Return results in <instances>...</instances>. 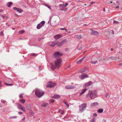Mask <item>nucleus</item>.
Masks as SVG:
<instances>
[{"label":"nucleus","mask_w":122,"mask_h":122,"mask_svg":"<svg viewBox=\"0 0 122 122\" xmlns=\"http://www.w3.org/2000/svg\"><path fill=\"white\" fill-rule=\"evenodd\" d=\"M54 101V100L53 99H51L49 101V102L50 103H53Z\"/></svg>","instance_id":"31"},{"label":"nucleus","mask_w":122,"mask_h":122,"mask_svg":"<svg viewBox=\"0 0 122 122\" xmlns=\"http://www.w3.org/2000/svg\"><path fill=\"white\" fill-rule=\"evenodd\" d=\"M13 9L14 10H16L18 12L20 13H21L23 11V10L22 9H21L16 7H14L13 8Z\"/></svg>","instance_id":"16"},{"label":"nucleus","mask_w":122,"mask_h":122,"mask_svg":"<svg viewBox=\"0 0 122 122\" xmlns=\"http://www.w3.org/2000/svg\"><path fill=\"white\" fill-rule=\"evenodd\" d=\"M71 65H70L67 68H68L70 67L71 66Z\"/></svg>","instance_id":"60"},{"label":"nucleus","mask_w":122,"mask_h":122,"mask_svg":"<svg viewBox=\"0 0 122 122\" xmlns=\"http://www.w3.org/2000/svg\"><path fill=\"white\" fill-rule=\"evenodd\" d=\"M76 86L73 85H67L65 86L66 88L67 89H73L75 88Z\"/></svg>","instance_id":"12"},{"label":"nucleus","mask_w":122,"mask_h":122,"mask_svg":"<svg viewBox=\"0 0 122 122\" xmlns=\"http://www.w3.org/2000/svg\"><path fill=\"white\" fill-rule=\"evenodd\" d=\"M44 38H43V37H39L38 38V41H40L42 39H44Z\"/></svg>","instance_id":"36"},{"label":"nucleus","mask_w":122,"mask_h":122,"mask_svg":"<svg viewBox=\"0 0 122 122\" xmlns=\"http://www.w3.org/2000/svg\"><path fill=\"white\" fill-rule=\"evenodd\" d=\"M59 43L58 41H54L52 42H50L49 43V45L50 46L53 47L56 45H57Z\"/></svg>","instance_id":"8"},{"label":"nucleus","mask_w":122,"mask_h":122,"mask_svg":"<svg viewBox=\"0 0 122 122\" xmlns=\"http://www.w3.org/2000/svg\"><path fill=\"white\" fill-rule=\"evenodd\" d=\"M44 92L40 89H36L35 92V95L38 98L41 97L44 94Z\"/></svg>","instance_id":"2"},{"label":"nucleus","mask_w":122,"mask_h":122,"mask_svg":"<svg viewBox=\"0 0 122 122\" xmlns=\"http://www.w3.org/2000/svg\"><path fill=\"white\" fill-rule=\"evenodd\" d=\"M17 117L16 116H14L11 117H10V119L16 118Z\"/></svg>","instance_id":"38"},{"label":"nucleus","mask_w":122,"mask_h":122,"mask_svg":"<svg viewBox=\"0 0 122 122\" xmlns=\"http://www.w3.org/2000/svg\"><path fill=\"white\" fill-rule=\"evenodd\" d=\"M66 41V40H64L62 41L57 46L59 47H61L65 43Z\"/></svg>","instance_id":"17"},{"label":"nucleus","mask_w":122,"mask_h":122,"mask_svg":"<svg viewBox=\"0 0 122 122\" xmlns=\"http://www.w3.org/2000/svg\"><path fill=\"white\" fill-rule=\"evenodd\" d=\"M80 78L81 79H84L88 78L89 77V76L86 74H84L83 75H81L79 76Z\"/></svg>","instance_id":"10"},{"label":"nucleus","mask_w":122,"mask_h":122,"mask_svg":"<svg viewBox=\"0 0 122 122\" xmlns=\"http://www.w3.org/2000/svg\"><path fill=\"white\" fill-rule=\"evenodd\" d=\"M97 116V115L96 113H94L93 114V116L94 117H96Z\"/></svg>","instance_id":"45"},{"label":"nucleus","mask_w":122,"mask_h":122,"mask_svg":"<svg viewBox=\"0 0 122 122\" xmlns=\"http://www.w3.org/2000/svg\"><path fill=\"white\" fill-rule=\"evenodd\" d=\"M56 85V84L49 81L47 83L46 87L51 88L54 87Z\"/></svg>","instance_id":"6"},{"label":"nucleus","mask_w":122,"mask_h":122,"mask_svg":"<svg viewBox=\"0 0 122 122\" xmlns=\"http://www.w3.org/2000/svg\"><path fill=\"white\" fill-rule=\"evenodd\" d=\"M25 32V30H21L19 32V33L20 34H21Z\"/></svg>","instance_id":"32"},{"label":"nucleus","mask_w":122,"mask_h":122,"mask_svg":"<svg viewBox=\"0 0 122 122\" xmlns=\"http://www.w3.org/2000/svg\"><path fill=\"white\" fill-rule=\"evenodd\" d=\"M97 95V92L95 90L92 91H89L88 93L86 95V97H90L91 99H92Z\"/></svg>","instance_id":"3"},{"label":"nucleus","mask_w":122,"mask_h":122,"mask_svg":"<svg viewBox=\"0 0 122 122\" xmlns=\"http://www.w3.org/2000/svg\"><path fill=\"white\" fill-rule=\"evenodd\" d=\"M26 109L30 111L31 108V105L30 104L27 105L26 107Z\"/></svg>","instance_id":"20"},{"label":"nucleus","mask_w":122,"mask_h":122,"mask_svg":"<svg viewBox=\"0 0 122 122\" xmlns=\"http://www.w3.org/2000/svg\"><path fill=\"white\" fill-rule=\"evenodd\" d=\"M112 2L111 1H109L108 2V4H110L111 3H112Z\"/></svg>","instance_id":"56"},{"label":"nucleus","mask_w":122,"mask_h":122,"mask_svg":"<svg viewBox=\"0 0 122 122\" xmlns=\"http://www.w3.org/2000/svg\"><path fill=\"white\" fill-rule=\"evenodd\" d=\"M24 94H20V95H19V97L20 98H23V95Z\"/></svg>","instance_id":"34"},{"label":"nucleus","mask_w":122,"mask_h":122,"mask_svg":"<svg viewBox=\"0 0 122 122\" xmlns=\"http://www.w3.org/2000/svg\"><path fill=\"white\" fill-rule=\"evenodd\" d=\"M69 49L68 48H66L65 49V51H69Z\"/></svg>","instance_id":"51"},{"label":"nucleus","mask_w":122,"mask_h":122,"mask_svg":"<svg viewBox=\"0 0 122 122\" xmlns=\"http://www.w3.org/2000/svg\"><path fill=\"white\" fill-rule=\"evenodd\" d=\"M110 33L112 34H114V31L113 30H112L110 31Z\"/></svg>","instance_id":"44"},{"label":"nucleus","mask_w":122,"mask_h":122,"mask_svg":"<svg viewBox=\"0 0 122 122\" xmlns=\"http://www.w3.org/2000/svg\"><path fill=\"white\" fill-rule=\"evenodd\" d=\"M6 25L8 26H9V25L7 23H6Z\"/></svg>","instance_id":"54"},{"label":"nucleus","mask_w":122,"mask_h":122,"mask_svg":"<svg viewBox=\"0 0 122 122\" xmlns=\"http://www.w3.org/2000/svg\"><path fill=\"white\" fill-rule=\"evenodd\" d=\"M48 105V104L46 103H45L42 104L41 106L42 107H45Z\"/></svg>","instance_id":"28"},{"label":"nucleus","mask_w":122,"mask_h":122,"mask_svg":"<svg viewBox=\"0 0 122 122\" xmlns=\"http://www.w3.org/2000/svg\"><path fill=\"white\" fill-rule=\"evenodd\" d=\"M103 111V109L100 108L98 109L97 110V112L99 113H102Z\"/></svg>","instance_id":"25"},{"label":"nucleus","mask_w":122,"mask_h":122,"mask_svg":"<svg viewBox=\"0 0 122 122\" xmlns=\"http://www.w3.org/2000/svg\"><path fill=\"white\" fill-rule=\"evenodd\" d=\"M62 37L61 35L58 34L55 36L54 37V38L56 40H58Z\"/></svg>","instance_id":"13"},{"label":"nucleus","mask_w":122,"mask_h":122,"mask_svg":"<svg viewBox=\"0 0 122 122\" xmlns=\"http://www.w3.org/2000/svg\"><path fill=\"white\" fill-rule=\"evenodd\" d=\"M65 113V111L64 110H62V111L61 112V114L63 115L64 114V113Z\"/></svg>","instance_id":"46"},{"label":"nucleus","mask_w":122,"mask_h":122,"mask_svg":"<svg viewBox=\"0 0 122 122\" xmlns=\"http://www.w3.org/2000/svg\"><path fill=\"white\" fill-rule=\"evenodd\" d=\"M1 102L3 103H5V102H6L5 101V100H1Z\"/></svg>","instance_id":"41"},{"label":"nucleus","mask_w":122,"mask_h":122,"mask_svg":"<svg viewBox=\"0 0 122 122\" xmlns=\"http://www.w3.org/2000/svg\"><path fill=\"white\" fill-rule=\"evenodd\" d=\"M86 57V56H83L82 58H81L82 60L83 61Z\"/></svg>","instance_id":"47"},{"label":"nucleus","mask_w":122,"mask_h":122,"mask_svg":"<svg viewBox=\"0 0 122 122\" xmlns=\"http://www.w3.org/2000/svg\"><path fill=\"white\" fill-rule=\"evenodd\" d=\"M18 113L20 115H21L23 113V112H18Z\"/></svg>","instance_id":"48"},{"label":"nucleus","mask_w":122,"mask_h":122,"mask_svg":"<svg viewBox=\"0 0 122 122\" xmlns=\"http://www.w3.org/2000/svg\"><path fill=\"white\" fill-rule=\"evenodd\" d=\"M119 65H122V63H120L118 64Z\"/></svg>","instance_id":"58"},{"label":"nucleus","mask_w":122,"mask_h":122,"mask_svg":"<svg viewBox=\"0 0 122 122\" xmlns=\"http://www.w3.org/2000/svg\"><path fill=\"white\" fill-rule=\"evenodd\" d=\"M62 61V59L61 58L58 59L55 61V66L53 65H51V68L52 70H55L56 67L58 69L60 66V64Z\"/></svg>","instance_id":"1"},{"label":"nucleus","mask_w":122,"mask_h":122,"mask_svg":"<svg viewBox=\"0 0 122 122\" xmlns=\"http://www.w3.org/2000/svg\"><path fill=\"white\" fill-rule=\"evenodd\" d=\"M1 16L2 17L3 19H7L8 17L7 16H6L5 14H4L3 15H1Z\"/></svg>","instance_id":"26"},{"label":"nucleus","mask_w":122,"mask_h":122,"mask_svg":"<svg viewBox=\"0 0 122 122\" xmlns=\"http://www.w3.org/2000/svg\"><path fill=\"white\" fill-rule=\"evenodd\" d=\"M86 104L84 103L81 104L79 107V111L80 112H83L86 108Z\"/></svg>","instance_id":"4"},{"label":"nucleus","mask_w":122,"mask_h":122,"mask_svg":"<svg viewBox=\"0 0 122 122\" xmlns=\"http://www.w3.org/2000/svg\"><path fill=\"white\" fill-rule=\"evenodd\" d=\"M97 62H98V61H95L94 62H93V61H91V63H92V64H95L97 63Z\"/></svg>","instance_id":"35"},{"label":"nucleus","mask_w":122,"mask_h":122,"mask_svg":"<svg viewBox=\"0 0 122 122\" xmlns=\"http://www.w3.org/2000/svg\"><path fill=\"white\" fill-rule=\"evenodd\" d=\"M44 5L45 6L47 7L49 9H51V7L50 6H49L47 4H45Z\"/></svg>","instance_id":"39"},{"label":"nucleus","mask_w":122,"mask_h":122,"mask_svg":"<svg viewBox=\"0 0 122 122\" xmlns=\"http://www.w3.org/2000/svg\"><path fill=\"white\" fill-rule=\"evenodd\" d=\"M113 23L114 24H116L118 23V22L117 21L114 20L113 21Z\"/></svg>","instance_id":"52"},{"label":"nucleus","mask_w":122,"mask_h":122,"mask_svg":"<svg viewBox=\"0 0 122 122\" xmlns=\"http://www.w3.org/2000/svg\"><path fill=\"white\" fill-rule=\"evenodd\" d=\"M87 68H83L82 69L80 70V72L81 73L83 74L84 73V72L86 73L87 72Z\"/></svg>","instance_id":"14"},{"label":"nucleus","mask_w":122,"mask_h":122,"mask_svg":"<svg viewBox=\"0 0 122 122\" xmlns=\"http://www.w3.org/2000/svg\"><path fill=\"white\" fill-rule=\"evenodd\" d=\"M95 3V2H91V3H91V4H93V3Z\"/></svg>","instance_id":"63"},{"label":"nucleus","mask_w":122,"mask_h":122,"mask_svg":"<svg viewBox=\"0 0 122 122\" xmlns=\"http://www.w3.org/2000/svg\"><path fill=\"white\" fill-rule=\"evenodd\" d=\"M15 104L17 105V107L18 109H20L23 112L26 111V110L25 108L21 105V104L18 103H17Z\"/></svg>","instance_id":"5"},{"label":"nucleus","mask_w":122,"mask_h":122,"mask_svg":"<svg viewBox=\"0 0 122 122\" xmlns=\"http://www.w3.org/2000/svg\"><path fill=\"white\" fill-rule=\"evenodd\" d=\"M94 119L95 118H92L91 122H94Z\"/></svg>","instance_id":"49"},{"label":"nucleus","mask_w":122,"mask_h":122,"mask_svg":"<svg viewBox=\"0 0 122 122\" xmlns=\"http://www.w3.org/2000/svg\"><path fill=\"white\" fill-rule=\"evenodd\" d=\"M25 117H24V118L22 119V120L23 121H24L25 119Z\"/></svg>","instance_id":"57"},{"label":"nucleus","mask_w":122,"mask_h":122,"mask_svg":"<svg viewBox=\"0 0 122 122\" xmlns=\"http://www.w3.org/2000/svg\"><path fill=\"white\" fill-rule=\"evenodd\" d=\"M60 97V96L58 95H54L52 97V98L54 99H58Z\"/></svg>","instance_id":"22"},{"label":"nucleus","mask_w":122,"mask_h":122,"mask_svg":"<svg viewBox=\"0 0 122 122\" xmlns=\"http://www.w3.org/2000/svg\"><path fill=\"white\" fill-rule=\"evenodd\" d=\"M91 34L92 35H97L99 34V33L97 31L92 30V32L91 33Z\"/></svg>","instance_id":"18"},{"label":"nucleus","mask_w":122,"mask_h":122,"mask_svg":"<svg viewBox=\"0 0 122 122\" xmlns=\"http://www.w3.org/2000/svg\"><path fill=\"white\" fill-rule=\"evenodd\" d=\"M77 48V49H78L79 50H81L82 49V47L80 46H78Z\"/></svg>","instance_id":"29"},{"label":"nucleus","mask_w":122,"mask_h":122,"mask_svg":"<svg viewBox=\"0 0 122 122\" xmlns=\"http://www.w3.org/2000/svg\"><path fill=\"white\" fill-rule=\"evenodd\" d=\"M111 51H113V48H111Z\"/></svg>","instance_id":"64"},{"label":"nucleus","mask_w":122,"mask_h":122,"mask_svg":"<svg viewBox=\"0 0 122 122\" xmlns=\"http://www.w3.org/2000/svg\"><path fill=\"white\" fill-rule=\"evenodd\" d=\"M82 61H83V60H82V59H80L79 60L77 61H76V63L77 64H79V63H80Z\"/></svg>","instance_id":"30"},{"label":"nucleus","mask_w":122,"mask_h":122,"mask_svg":"<svg viewBox=\"0 0 122 122\" xmlns=\"http://www.w3.org/2000/svg\"><path fill=\"white\" fill-rule=\"evenodd\" d=\"M19 101L22 104H24L25 101V100L24 99H22L20 100Z\"/></svg>","instance_id":"27"},{"label":"nucleus","mask_w":122,"mask_h":122,"mask_svg":"<svg viewBox=\"0 0 122 122\" xmlns=\"http://www.w3.org/2000/svg\"><path fill=\"white\" fill-rule=\"evenodd\" d=\"M103 122H106V121L105 120L103 119Z\"/></svg>","instance_id":"61"},{"label":"nucleus","mask_w":122,"mask_h":122,"mask_svg":"<svg viewBox=\"0 0 122 122\" xmlns=\"http://www.w3.org/2000/svg\"><path fill=\"white\" fill-rule=\"evenodd\" d=\"M122 55L121 54V57H122V58H121V59H120V61L122 60Z\"/></svg>","instance_id":"62"},{"label":"nucleus","mask_w":122,"mask_h":122,"mask_svg":"<svg viewBox=\"0 0 122 122\" xmlns=\"http://www.w3.org/2000/svg\"><path fill=\"white\" fill-rule=\"evenodd\" d=\"M60 29L61 30H66V31H68L65 28H61Z\"/></svg>","instance_id":"40"},{"label":"nucleus","mask_w":122,"mask_h":122,"mask_svg":"<svg viewBox=\"0 0 122 122\" xmlns=\"http://www.w3.org/2000/svg\"><path fill=\"white\" fill-rule=\"evenodd\" d=\"M13 3L12 2H10L7 4V6L8 7H10L12 5Z\"/></svg>","instance_id":"24"},{"label":"nucleus","mask_w":122,"mask_h":122,"mask_svg":"<svg viewBox=\"0 0 122 122\" xmlns=\"http://www.w3.org/2000/svg\"><path fill=\"white\" fill-rule=\"evenodd\" d=\"M41 66H40L39 67V69L40 70H42V68H41Z\"/></svg>","instance_id":"50"},{"label":"nucleus","mask_w":122,"mask_h":122,"mask_svg":"<svg viewBox=\"0 0 122 122\" xmlns=\"http://www.w3.org/2000/svg\"><path fill=\"white\" fill-rule=\"evenodd\" d=\"M98 103L97 102H95L92 103L91 104V106L93 107H94L98 106Z\"/></svg>","instance_id":"19"},{"label":"nucleus","mask_w":122,"mask_h":122,"mask_svg":"<svg viewBox=\"0 0 122 122\" xmlns=\"http://www.w3.org/2000/svg\"><path fill=\"white\" fill-rule=\"evenodd\" d=\"M45 21H41L40 23L39 24L37 25L36 28L38 29H39L41 28L42 26H43L45 24Z\"/></svg>","instance_id":"7"},{"label":"nucleus","mask_w":122,"mask_h":122,"mask_svg":"<svg viewBox=\"0 0 122 122\" xmlns=\"http://www.w3.org/2000/svg\"><path fill=\"white\" fill-rule=\"evenodd\" d=\"M87 90V89L85 88L83 89L82 91L80 93V96L81 95H82Z\"/></svg>","instance_id":"21"},{"label":"nucleus","mask_w":122,"mask_h":122,"mask_svg":"<svg viewBox=\"0 0 122 122\" xmlns=\"http://www.w3.org/2000/svg\"><path fill=\"white\" fill-rule=\"evenodd\" d=\"M109 95V93H107L106 96V98H107V97Z\"/></svg>","instance_id":"53"},{"label":"nucleus","mask_w":122,"mask_h":122,"mask_svg":"<svg viewBox=\"0 0 122 122\" xmlns=\"http://www.w3.org/2000/svg\"><path fill=\"white\" fill-rule=\"evenodd\" d=\"M5 85L8 86H12L13 85L12 84H9L7 83L6 82H5Z\"/></svg>","instance_id":"33"},{"label":"nucleus","mask_w":122,"mask_h":122,"mask_svg":"<svg viewBox=\"0 0 122 122\" xmlns=\"http://www.w3.org/2000/svg\"><path fill=\"white\" fill-rule=\"evenodd\" d=\"M92 83L93 82L92 81H90L84 84L83 87L84 88H86L90 86Z\"/></svg>","instance_id":"9"},{"label":"nucleus","mask_w":122,"mask_h":122,"mask_svg":"<svg viewBox=\"0 0 122 122\" xmlns=\"http://www.w3.org/2000/svg\"><path fill=\"white\" fill-rule=\"evenodd\" d=\"M108 59H111L113 60H116L117 59V57H116L113 56H110L108 57Z\"/></svg>","instance_id":"23"},{"label":"nucleus","mask_w":122,"mask_h":122,"mask_svg":"<svg viewBox=\"0 0 122 122\" xmlns=\"http://www.w3.org/2000/svg\"><path fill=\"white\" fill-rule=\"evenodd\" d=\"M81 35H77L76 36V38L77 39H80L81 38Z\"/></svg>","instance_id":"37"},{"label":"nucleus","mask_w":122,"mask_h":122,"mask_svg":"<svg viewBox=\"0 0 122 122\" xmlns=\"http://www.w3.org/2000/svg\"><path fill=\"white\" fill-rule=\"evenodd\" d=\"M68 5V3H66L65 4H60L59 7L60 8H65Z\"/></svg>","instance_id":"15"},{"label":"nucleus","mask_w":122,"mask_h":122,"mask_svg":"<svg viewBox=\"0 0 122 122\" xmlns=\"http://www.w3.org/2000/svg\"><path fill=\"white\" fill-rule=\"evenodd\" d=\"M15 16L16 17H18V16H19L17 14L15 13Z\"/></svg>","instance_id":"55"},{"label":"nucleus","mask_w":122,"mask_h":122,"mask_svg":"<svg viewBox=\"0 0 122 122\" xmlns=\"http://www.w3.org/2000/svg\"><path fill=\"white\" fill-rule=\"evenodd\" d=\"M3 10L1 9H0V12H3Z\"/></svg>","instance_id":"59"},{"label":"nucleus","mask_w":122,"mask_h":122,"mask_svg":"<svg viewBox=\"0 0 122 122\" xmlns=\"http://www.w3.org/2000/svg\"><path fill=\"white\" fill-rule=\"evenodd\" d=\"M4 35L3 32L2 31L0 33V36H3Z\"/></svg>","instance_id":"43"},{"label":"nucleus","mask_w":122,"mask_h":122,"mask_svg":"<svg viewBox=\"0 0 122 122\" xmlns=\"http://www.w3.org/2000/svg\"><path fill=\"white\" fill-rule=\"evenodd\" d=\"M62 54L60 53L59 52H57L54 53L53 55V56L55 57H59L62 55Z\"/></svg>","instance_id":"11"},{"label":"nucleus","mask_w":122,"mask_h":122,"mask_svg":"<svg viewBox=\"0 0 122 122\" xmlns=\"http://www.w3.org/2000/svg\"><path fill=\"white\" fill-rule=\"evenodd\" d=\"M65 105L67 106V107H69V104L67 103V102H65Z\"/></svg>","instance_id":"42"}]
</instances>
